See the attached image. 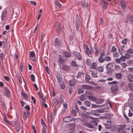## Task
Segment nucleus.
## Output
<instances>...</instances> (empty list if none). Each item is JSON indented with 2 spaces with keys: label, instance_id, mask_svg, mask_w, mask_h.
<instances>
[{
  "label": "nucleus",
  "instance_id": "473e14b6",
  "mask_svg": "<svg viewBox=\"0 0 133 133\" xmlns=\"http://www.w3.org/2000/svg\"><path fill=\"white\" fill-rule=\"evenodd\" d=\"M84 125L86 126L91 128H92L94 127L92 125L88 123H85L84 124Z\"/></svg>",
  "mask_w": 133,
  "mask_h": 133
},
{
  "label": "nucleus",
  "instance_id": "412c9836",
  "mask_svg": "<svg viewBox=\"0 0 133 133\" xmlns=\"http://www.w3.org/2000/svg\"><path fill=\"white\" fill-rule=\"evenodd\" d=\"M115 75L117 79H119L122 78V75L120 73H117L115 74Z\"/></svg>",
  "mask_w": 133,
  "mask_h": 133
},
{
  "label": "nucleus",
  "instance_id": "58836bf2",
  "mask_svg": "<svg viewBox=\"0 0 133 133\" xmlns=\"http://www.w3.org/2000/svg\"><path fill=\"white\" fill-rule=\"evenodd\" d=\"M97 69L98 71L101 72H102L104 70V69L103 67L100 66L98 67L97 68Z\"/></svg>",
  "mask_w": 133,
  "mask_h": 133
},
{
  "label": "nucleus",
  "instance_id": "a211bd4d",
  "mask_svg": "<svg viewBox=\"0 0 133 133\" xmlns=\"http://www.w3.org/2000/svg\"><path fill=\"white\" fill-rule=\"evenodd\" d=\"M88 3L84 1H82L81 2V5L82 7L83 8H86L88 6Z\"/></svg>",
  "mask_w": 133,
  "mask_h": 133
},
{
  "label": "nucleus",
  "instance_id": "cd10ccee",
  "mask_svg": "<svg viewBox=\"0 0 133 133\" xmlns=\"http://www.w3.org/2000/svg\"><path fill=\"white\" fill-rule=\"evenodd\" d=\"M15 128L17 131L19 132L21 129L20 124H18L17 125H16Z\"/></svg>",
  "mask_w": 133,
  "mask_h": 133
},
{
  "label": "nucleus",
  "instance_id": "2eb2a0df",
  "mask_svg": "<svg viewBox=\"0 0 133 133\" xmlns=\"http://www.w3.org/2000/svg\"><path fill=\"white\" fill-rule=\"evenodd\" d=\"M73 53L77 58H81L82 57L79 53L76 51H74Z\"/></svg>",
  "mask_w": 133,
  "mask_h": 133
},
{
  "label": "nucleus",
  "instance_id": "a19ab883",
  "mask_svg": "<svg viewBox=\"0 0 133 133\" xmlns=\"http://www.w3.org/2000/svg\"><path fill=\"white\" fill-rule=\"evenodd\" d=\"M85 104L88 107H89L91 105V103L88 101H85L84 102Z\"/></svg>",
  "mask_w": 133,
  "mask_h": 133
},
{
  "label": "nucleus",
  "instance_id": "e433bc0d",
  "mask_svg": "<svg viewBox=\"0 0 133 133\" xmlns=\"http://www.w3.org/2000/svg\"><path fill=\"white\" fill-rule=\"evenodd\" d=\"M92 62L90 60H89V59H87L86 60V63L87 64L88 66L91 65L92 64Z\"/></svg>",
  "mask_w": 133,
  "mask_h": 133
},
{
  "label": "nucleus",
  "instance_id": "f8f14e48",
  "mask_svg": "<svg viewBox=\"0 0 133 133\" xmlns=\"http://www.w3.org/2000/svg\"><path fill=\"white\" fill-rule=\"evenodd\" d=\"M127 19L130 22L131 24H133V15H130L127 17Z\"/></svg>",
  "mask_w": 133,
  "mask_h": 133
},
{
  "label": "nucleus",
  "instance_id": "6ab92c4d",
  "mask_svg": "<svg viewBox=\"0 0 133 133\" xmlns=\"http://www.w3.org/2000/svg\"><path fill=\"white\" fill-rule=\"evenodd\" d=\"M62 68L63 70L66 71H69L70 70L69 66L66 65H63L62 66Z\"/></svg>",
  "mask_w": 133,
  "mask_h": 133
},
{
  "label": "nucleus",
  "instance_id": "8fccbe9b",
  "mask_svg": "<svg viewBox=\"0 0 133 133\" xmlns=\"http://www.w3.org/2000/svg\"><path fill=\"white\" fill-rule=\"evenodd\" d=\"M30 77L32 81L33 82H34L35 80V76L33 74H31L30 75Z\"/></svg>",
  "mask_w": 133,
  "mask_h": 133
},
{
  "label": "nucleus",
  "instance_id": "4468645a",
  "mask_svg": "<svg viewBox=\"0 0 133 133\" xmlns=\"http://www.w3.org/2000/svg\"><path fill=\"white\" fill-rule=\"evenodd\" d=\"M104 101V100L102 98L96 99L95 103L97 104H101L103 103Z\"/></svg>",
  "mask_w": 133,
  "mask_h": 133
},
{
  "label": "nucleus",
  "instance_id": "20e7f679",
  "mask_svg": "<svg viewBox=\"0 0 133 133\" xmlns=\"http://www.w3.org/2000/svg\"><path fill=\"white\" fill-rule=\"evenodd\" d=\"M126 124L120 125H119V128L118 129L117 131L119 133H121V131H122V132H124L125 131L124 128L126 127Z\"/></svg>",
  "mask_w": 133,
  "mask_h": 133
},
{
  "label": "nucleus",
  "instance_id": "c03bdc74",
  "mask_svg": "<svg viewBox=\"0 0 133 133\" xmlns=\"http://www.w3.org/2000/svg\"><path fill=\"white\" fill-rule=\"evenodd\" d=\"M128 39L127 38L123 39L122 42V44H126L128 41Z\"/></svg>",
  "mask_w": 133,
  "mask_h": 133
},
{
  "label": "nucleus",
  "instance_id": "f257e3e1",
  "mask_svg": "<svg viewBox=\"0 0 133 133\" xmlns=\"http://www.w3.org/2000/svg\"><path fill=\"white\" fill-rule=\"evenodd\" d=\"M75 21L76 30L77 31H78L79 29L81 21L80 18L78 17L77 15H76V18Z\"/></svg>",
  "mask_w": 133,
  "mask_h": 133
},
{
  "label": "nucleus",
  "instance_id": "4be33fe9",
  "mask_svg": "<svg viewBox=\"0 0 133 133\" xmlns=\"http://www.w3.org/2000/svg\"><path fill=\"white\" fill-rule=\"evenodd\" d=\"M56 78L57 81L59 83L62 82V77L61 76L57 75L56 76Z\"/></svg>",
  "mask_w": 133,
  "mask_h": 133
},
{
  "label": "nucleus",
  "instance_id": "2f4dec72",
  "mask_svg": "<svg viewBox=\"0 0 133 133\" xmlns=\"http://www.w3.org/2000/svg\"><path fill=\"white\" fill-rule=\"evenodd\" d=\"M90 79V78L89 75L88 74H86V77L85 79L86 81L87 82H88Z\"/></svg>",
  "mask_w": 133,
  "mask_h": 133
},
{
  "label": "nucleus",
  "instance_id": "aec40b11",
  "mask_svg": "<svg viewBox=\"0 0 133 133\" xmlns=\"http://www.w3.org/2000/svg\"><path fill=\"white\" fill-rule=\"evenodd\" d=\"M52 103L54 105L55 107L58 103V100L56 98H55L53 100Z\"/></svg>",
  "mask_w": 133,
  "mask_h": 133
},
{
  "label": "nucleus",
  "instance_id": "a878e982",
  "mask_svg": "<svg viewBox=\"0 0 133 133\" xmlns=\"http://www.w3.org/2000/svg\"><path fill=\"white\" fill-rule=\"evenodd\" d=\"M117 87H112L111 88V91L113 93L115 94L116 92L117 91Z\"/></svg>",
  "mask_w": 133,
  "mask_h": 133
},
{
  "label": "nucleus",
  "instance_id": "338daca9",
  "mask_svg": "<svg viewBox=\"0 0 133 133\" xmlns=\"http://www.w3.org/2000/svg\"><path fill=\"white\" fill-rule=\"evenodd\" d=\"M25 109L27 110V111H28L30 110V107L29 105H26L25 107Z\"/></svg>",
  "mask_w": 133,
  "mask_h": 133
},
{
  "label": "nucleus",
  "instance_id": "f03ea898",
  "mask_svg": "<svg viewBox=\"0 0 133 133\" xmlns=\"http://www.w3.org/2000/svg\"><path fill=\"white\" fill-rule=\"evenodd\" d=\"M100 4L101 5L102 8L104 10L107 9L108 3L106 1L104 0H102L101 1Z\"/></svg>",
  "mask_w": 133,
  "mask_h": 133
},
{
  "label": "nucleus",
  "instance_id": "393cba45",
  "mask_svg": "<svg viewBox=\"0 0 133 133\" xmlns=\"http://www.w3.org/2000/svg\"><path fill=\"white\" fill-rule=\"evenodd\" d=\"M60 87L62 89H64L65 87V86L64 83L63 82L59 83Z\"/></svg>",
  "mask_w": 133,
  "mask_h": 133
},
{
  "label": "nucleus",
  "instance_id": "3c124183",
  "mask_svg": "<svg viewBox=\"0 0 133 133\" xmlns=\"http://www.w3.org/2000/svg\"><path fill=\"white\" fill-rule=\"evenodd\" d=\"M113 57L114 58H118L119 57V54L117 52H116L113 54Z\"/></svg>",
  "mask_w": 133,
  "mask_h": 133
},
{
  "label": "nucleus",
  "instance_id": "f3484780",
  "mask_svg": "<svg viewBox=\"0 0 133 133\" xmlns=\"http://www.w3.org/2000/svg\"><path fill=\"white\" fill-rule=\"evenodd\" d=\"M105 50L104 49H103L101 50L99 58H103V57L104 56L105 57Z\"/></svg>",
  "mask_w": 133,
  "mask_h": 133
},
{
  "label": "nucleus",
  "instance_id": "423d86ee",
  "mask_svg": "<svg viewBox=\"0 0 133 133\" xmlns=\"http://www.w3.org/2000/svg\"><path fill=\"white\" fill-rule=\"evenodd\" d=\"M55 45L59 47L61 45V42L57 38H56L55 39Z\"/></svg>",
  "mask_w": 133,
  "mask_h": 133
},
{
  "label": "nucleus",
  "instance_id": "9b49d317",
  "mask_svg": "<svg viewBox=\"0 0 133 133\" xmlns=\"http://www.w3.org/2000/svg\"><path fill=\"white\" fill-rule=\"evenodd\" d=\"M94 47V49L95 50V55L96 56H98L99 54V50L98 47V46H96V44H95Z\"/></svg>",
  "mask_w": 133,
  "mask_h": 133
},
{
  "label": "nucleus",
  "instance_id": "37998d69",
  "mask_svg": "<svg viewBox=\"0 0 133 133\" xmlns=\"http://www.w3.org/2000/svg\"><path fill=\"white\" fill-rule=\"evenodd\" d=\"M127 53L132 54H133V49L129 48L127 50Z\"/></svg>",
  "mask_w": 133,
  "mask_h": 133
},
{
  "label": "nucleus",
  "instance_id": "13d9d810",
  "mask_svg": "<svg viewBox=\"0 0 133 133\" xmlns=\"http://www.w3.org/2000/svg\"><path fill=\"white\" fill-rule=\"evenodd\" d=\"M122 59H115V61L116 63H120V60H122ZM125 60V59H123Z\"/></svg>",
  "mask_w": 133,
  "mask_h": 133
},
{
  "label": "nucleus",
  "instance_id": "a18cd8bd",
  "mask_svg": "<svg viewBox=\"0 0 133 133\" xmlns=\"http://www.w3.org/2000/svg\"><path fill=\"white\" fill-rule=\"evenodd\" d=\"M117 49L115 46H112L111 49V51L112 52H115L117 51Z\"/></svg>",
  "mask_w": 133,
  "mask_h": 133
},
{
  "label": "nucleus",
  "instance_id": "ea45409f",
  "mask_svg": "<svg viewBox=\"0 0 133 133\" xmlns=\"http://www.w3.org/2000/svg\"><path fill=\"white\" fill-rule=\"evenodd\" d=\"M35 56V54L34 51H31L30 53V57L33 58Z\"/></svg>",
  "mask_w": 133,
  "mask_h": 133
},
{
  "label": "nucleus",
  "instance_id": "6e6d98bb",
  "mask_svg": "<svg viewBox=\"0 0 133 133\" xmlns=\"http://www.w3.org/2000/svg\"><path fill=\"white\" fill-rule=\"evenodd\" d=\"M64 59H59V62L61 64H63L64 63V62H65L63 60Z\"/></svg>",
  "mask_w": 133,
  "mask_h": 133
},
{
  "label": "nucleus",
  "instance_id": "bb28decb",
  "mask_svg": "<svg viewBox=\"0 0 133 133\" xmlns=\"http://www.w3.org/2000/svg\"><path fill=\"white\" fill-rule=\"evenodd\" d=\"M91 68L95 70L96 69V66H97L96 63L95 62H93L91 65Z\"/></svg>",
  "mask_w": 133,
  "mask_h": 133
},
{
  "label": "nucleus",
  "instance_id": "c9c22d12",
  "mask_svg": "<svg viewBox=\"0 0 133 133\" xmlns=\"http://www.w3.org/2000/svg\"><path fill=\"white\" fill-rule=\"evenodd\" d=\"M3 117V119L5 122L6 123H9V121L7 119L6 115L5 114L4 115Z\"/></svg>",
  "mask_w": 133,
  "mask_h": 133
},
{
  "label": "nucleus",
  "instance_id": "680f3d73",
  "mask_svg": "<svg viewBox=\"0 0 133 133\" xmlns=\"http://www.w3.org/2000/svg\"><path fill=\"white\" fill-rule=\"evenodd\" d=\"M31 99L32 101H33V103L34 104H35L36 103V100L35 99V98L32 96H31Z\"/></svg>",
  "mask_w": 133,
  "mask_h": 133
},
{
  "label": "nucleus",
  "instance_id": "052dcab7",
  "mask_svg": "<svg viewBox=\"0 0 133 133\" xmlns=\"http://www.w3.org/2000/svg\"><path fill=\"white\" fill-rule=\"evenodd\" d=\"M71 65L72 66L75 67L77 66V64L75 61H73L71 62Z\"/></svg>",
  "mask_w": 133,
  "mask_h": 133
},
{
  "label": "nucleus",
  "instance_id": "69168bd1",
  "mask_svg": "<svg viewBox=\"0 0 133 133\" xmlns=\"http://www.w3.org/2000/svg\"><path fill=\"white\" fill-rule=\"evenodd\" d=\"M45 68L46 69V71L47 73L48 74H50V72L49 70L48 69V66H46L45 67Z\"/></svg>",
  "mask_w": 133,
  "mask_h": 133
},
{
  "label": "nucleus",
  "instance_id": "79ce46f5",
  "mask_svg": "<svg viewBox=\"0 0 133 133\" xmlns=\"http://www.w3.org/2000/svg\"><path fill=\"white\" fill-rule=\"evenodd\" d=\"M106 67L108 69H110L112 67V65L110 63H108L107 64Z\"/></svg>",
  "mask_w": 133,
  "mask_h": 133
},
{
  "label": "nucleus",
  "instance_id": "39448f33",
  "mask_svg": "<svg viewBox=\"0 0 133 133\" xmlns=\"http://www.w3.org/2000/svg\"><path fill=\"white\" fill-rule=\"evenodd\" d=\"M120 3L122 9L123 10L125 9L127 6L126 2L125 1L121 0L120 1Z\"/></svg>",
  "mask_w": 133,
  "mask_h": 133
},
{
  "label": "nucleus",
  "instance_id": "c85d7f7f",
  "mask_svg": "<svg viewBox=\"0 0 133 133\" xmlns=\"http://www.w3.org/2000/svg\"><path fill=\"white\" fill-rule=\"evenodd\" d=\"M88 99L92 101H96V98L93 96H89L88 97Z\"/></svg>",
  "mask_w": 133,
  "mask_h": 133
},
{
  "label": "nucleus",
  "instance_id": "5701e85b",
  "mask_svg": "<svg viewBox=\"0 0 133 133\" xmlns=\"http://www.w3.org/2000/svg\"><path fill=\"white\" fill-rule=\"evenodd\" d=\"M41 123L43 127V128L42 129H46L47 128L46 125L45 124L44 120L42 119H41Z\"/></svg>",
  "mask_w": 133,
  "mask_h": 133
},
{
  "label": "nucleus",
  "instance_id": "5fc2aeb1",
  "mask_svg": "<svg viewBox=\"0 0 133 133\" xmlns=\"http://www.w3.org/2000/svg\"><path fill=\"white\" fill-rule=\"evenodd\" d=\"M77 112L76 110H73L71 111V113L74 116H76L77 115Z\"/></svg>",
  "mask_w": 133,
  "mask_h": 133
},
{
  "label": "nucleus",
  "instance_id": "f704fd0d",
  "mask_svg": "<svg viewBox=\"0 0 133 133\" xmlns=\"http://www.w3.org/2000/svg\"><path fill=\"white\" fill-rule=\"evenodd\" d=\"M24 114L25 116V117L26 118H29V115L30 114V112L28 111H27L26 112H24Z\"/></svg>",
  "mask_w": 133,
  "mask_h": 133
},
{
  "label": "nucleus",
  "instance_id": "7ed1b4c3",
  "mask_svg": "<svg viewBox=\"0 0 133 133\" xmlns=\"http://www.w3.org/2000/svg\"><path fill=\"white\" fill-rule=\"evenodd\" d=\"M5 91L4 93V95L7 97H9L10 96V92L9 90L6 87L4 88Z\"/></svg>",
  "mask_w": 133,
  "mask_h": 133
},
{
  "label": "nucleus",
  "instance_id": "603ef678",
  "mask_svg": "<svg viewBox=\"0 0 133 133\" xmlns=\"http://www.w3.org/2000/svg\"><path fill=\"white\" fill-rule=\"evenodd\" d=\"M80 99L82 101H83L85 99V96L84 95H81L80 97Z\"/></svg>",
  "mask_w": 133,
  "mask_h": 133
},
{
  "label": "nucleus",
  "instance_id": "0eeeda50",
  "mask_svg": "<svg viewBox=\"0 0 133 133\" xmlns=\"http://www.w3.org/2000/svg\"><path fill=\"white\" fill-rule=\"evenodd\" d=\"M69 84L70 86H73L77 83V81L75 79H72L69 81Z\"/></svg>",
  "mask_w": 133,
  "mask_h": 133
},
{
  "label": "nucleus",
  "instance_id": "1a4fd4ad",
  "mask_svg": "<svg viewBox=\"0 0 133 133\" xmlns=\"http://www.w3.org/2000/svg\"><path fill=\"white\" fill-rule=\"evenodd\" d=\"M105 128L107 129H110L112 128V127H114V129L112 130H114L116 129V127L114 126H111L110 124H105Z\"/></svg>",
  "mask_w": 133,
  "mask_h": 133
},
{
  "label": "nucleus",
  "instance_id": "de8ad7c7",
  "mask_svg": "<svg viewBox=\"0 0 133 133\" xmlns=\"http://www.w3.org/2000/svg\"><path fill=\"white\" fill-rule=\"evenodd\" d=\"M92 72L91 74L93 77L94 78H97L98 76H97V74L94 72L93 71H91Z\"/></svg>",
  "mask_w": 133,
  "mask_h": 133
},
{
  "label": "nucleus",
  "instance_id": "774afa93",
  "mask_svg": "<svg viewBox=\"0 0 133 133\" xmlns=\"http://www.w3.org/2000/svg\"><path fill=\"white\" fill-rule=\"evenodd\" d=\"M4 78L7 81H8L10 80V78L9 77L6 76H4Z\"/></svg>",
  "mask_w": 133,
  "mask_h": 133
},
{
  "label": "nucleus",
  "instance_id": "4d7b16f0",
  "mask_svg": "<svg viewBox=\"0 0 133 133\" xmlns=\"http://www.w3.org/2000/svg\"><path fill=\"white\" fill-rule=\"evenodd\" d=\"M55 3L56 5L58 7L60 8L61 7V5L59 2H58L56 1L55 2Z\"/></svg>",
  "mask_w": 133,
  "mask_h": 133
},
{
  "label": "nucleus",
  "instance_id": "09e8293b",
  "mask_svg": "<svg viewBox=\"0 0 133 133\" xmlns=\"http://www.w3.org/2000/svg\"><path fill=\"white\" fill-rule=\"evenodd\" d=\"M131 55L129 53H127L125 54V58H130L131 57Z\"/></svg>",
  "mask_w": 133,
  "mask_h": 133
},
{
  "label": "nucleus",
  "instance_id": "72a5a7b5",
  "mask_svg": "<svg viewBox=\"0 0 133 133\" xmlns=\"http://www.w3.org/2000/svg\"><path fill=\"white\" fill-rule=\"evenodd\" d=\"M128 85L129 89L133 91V84L131 83H129Z\"/></svg>",
  "mask_w": 133,
  "mask_h": 133
},
{
  "label": "nucleus",
  "instance_id": "9d476101",
  "mask_svg": "<svg viewBox=\"0 0 133 133\" xmlns=\"http://www.w3.org/2000/svg\"><path fill=\"white\" fill-rule=\"evenodd\" d=\"M63 56L67 58H69L71 56L70 53L66 51H64L62 53Z\"/></svg>",
  "mask_w": 133,
  "mask_h": 133
},
{
  "label": "nucleus",
  "instance_id": "dca6fc26",
  "mask_svg": "<svg viewBox=\"0 0 133 133\" xmlns=\"http://www.w3.org/2000/svg\"><path fill=\"white\" fill-rule=\"evenodd\" d=\"M63 120L65 122H69L71 121L72 119L70 117L67 116L64 118Z\"/></svg>",
  "mask_w": 133,
  "mask_h": 133
},
{
  "label": "nucleus",
  "instance_id": "49530a36",
  "mask_svg": "<svg viewBox=\"0 0 133 133\" xmlns=\"http://www.w3.org/2000/svg\"><path fill=\"white\" fill-rule=\"evenodd\" d=\"M21 95L25 99L27 98L28 97L27 94L25 93H24L23 91H22L21 92Z\"/></svg>",
  "mask_w": 133,
  "mask_h": 133
},
{
  "label": "nucleus",
  "instance_id": "e2e57ef3",
  "mask_svg": "<svg viewBox=\"0 0 133 133\" xmlns=\"http://www.w3.org/2000/svg\"><path fill=\"white\" fill-rule=\"evenodd\" d=\"M6 41H6H2V45H3L4 47H5Z\"/></svg>",
  "mask_w": 133,
  "mask_h": 133
},
{
  "label": "nucleus",
  "instance_id": "c756f323",
  "mask_svg": "<svg viewBox=\"0 0 133 133\" xmlns=\"http://www.w3.org/2000/svg\"><path fill=\"white\" fill-rule=\"evenodd\" d=\"M84 73L79 72L78 73V76L77 77V78H78V77H81V78L84 77Z\"/></svg>",
  "mask_w": 133,
  "mask_h": 133
},
{
  "label": "nucleus",
  "instance_id": "7c9ffc66",
  "mask_svg": "<svg viewBox=\"0 0 133 133\" xmlns=\"http://www.w3.org/2000/svg\"><path fill=\"white\" fill-rule=\"evenodd\" d=\"M128 80L130 82H132L133 80V76L131 75H129L127 77Z\"/></svg>",
  "mask_w": 133,
  "mask_h": 133
},
{
  "label": "nucleus",
  "instance_id": "0e129e2a",
  "mask_svg": "<svg viewBox=\"0 0 133 133\" xmlns=\"http://www.w3.org/2000/svg\"><path fill=\"white\" fill-rule=\"evenodd\" d=\"M133 115L132 113L131 112L130 110H129V112L128 113V116L129 117H131Z\"/></svg>",
  "mask_w": 133,
  "mask_h": 133
},
{
  "label": "nucleus",
  "instance_id": "bf43d9fd",
  "mask_svg": "<svg viewBox=\"0 0 133 133\" xmlns=\"http://www.w3.org/2000/svg\"><path fill=\"white\" fill-rule=\"evenodd\" d=\"M63 107L65 108H66L68 106V104L66 102H65L63 103Z\"/></svg>",
  "mask_w": 133,
  "mask_h": 133
},
{
  "label": "nucleus",
  "instance_id": "b1692460",
  "mask_svg": "<svg viewBox=\"0 0 133 133\" xmlns=\"http://www.w3.org/2000/svg\"><path fill=\"white\" fill-rule=\"evenodd\" d=\"M48 123L51 124L52 122V113H51L50 116L49 118L48 119Z\"/></svg>",
  "mask_w": 133,
  "mask_h": 133
},
{
  "label": "nucleus",
  "instance_id": "ddd939ff",
  "mask_svg": "<svg viewBox=\"0 0 133 133\" xmlns=\"http://www.w3.org/2000/svg\"><path fill=\"white\" fill-rule=\"evenodd\" d=\"M84 47L85 48V52L87 54L89 55L91 54V52L87 44H85L84 45Z\"/></svg>",
  "mask_w": 133,
  "mask_h": 133
},
{
  "label": "nucleus",
  "instance_id": "6e6552de",
  "mask_svg": "<svg viewBox=\"0 0 133 133\" xmlns=\"http://www.w3.org/2000/svg\"><path fill=\"white\" fill-rule=\"evenodd\" d=\"M7 12L6 10H4L3 11L2 13L1 19L2 21L4 20L5 17L7 15Z\"/></svg>",
  "mask_w": 133,
  "mask_h": 133
},
{
  "label": "nucleus",
  "instance_id": "864d4df0",
  "mask_svg": "<svg viewBox=\"0 0 133 133\" xmlns=\"http://www.w3.org/2000/svg\"><path fill=\"white\" fill-rule=\"evenodd\" d=\"M84 91V90L83 89L79 88L78 89V94L83 93Z\"/></svg>",
  "mask_w": 133,
  "mask_h": 133
},
{
  "label": "nucleus",
  "instance_id": "4c0bfd02",
  "mask_svg": "<svg viewBox=\"0 0 133 133\" xmlns=\"http://www.w3.org/2000/svg\"><path fill=\"white\" fill-rule=\"evenodd\" d=\"M72 128L71 129V130L68 131V133H75V131L73 130V129H74L75 128V126L73 124H72Z\"/></svg>",
  "mask_w": 133,
  "mask_h": 133
}]
</instances>
